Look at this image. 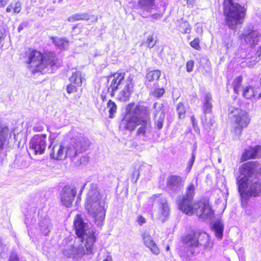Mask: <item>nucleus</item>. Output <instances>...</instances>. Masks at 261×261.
Instances as JSON below:
<instances>
[{
    "mask_svg": "<svg viewBox=\"0 0 261 261\" xmlns=\"http://www.w3.org/2000/svg\"><path fill=\"white\" fill-rule=\"evenodd\" d=\"M30 148L35 154H42L46 149V136L45 135H35L30 141Z\"/></svg>",
    "mask_w": 261,
    "mask_h": 261,
    "instance_id": "nucleus-13",
    "label": "nucleus"
},
{
    "mask_svg": "<svg viewBox=\"0 0 261 261\" xmlns=\"http://www.w3.org/2000/svg\"><path fill=\"white\" fill-rule=\"evenodd\" d=\"M51 39L55 45L60 49H65L69 45V41L66 38L52 37Z\"/></svg>",
    "mask_w": 261,
    "mask_h": 261,
    "instance_id": "nucleus-26",
    "label": "nucleus"
},
{
    "mask_svg": "<svg viewBox=\"0 0 261 261\" xmlns=\"http://www.w3.org/2000/svg\"><path fill=\"white\" fill-rule=\"evenodd\" d=\"M76 189L70 186H65L61 193V201L66 207H70L76 194Z\"/></svg>",
    "mask_w": 261,
    "mask_h": 261,
    "instance_id": "nucleus-16",
    "label": "nucleus"
},
{
    "mask_svg": "<svg viewBox=\"0 0 261 261\" xmlns=\"http://www.w3.org/2000/svg\"><path fill=\"white\" fill-rule=\"evenodd\" d=\"M165 93V90L163 88H157L152 91V95L156 98H160L163 96Z\"/></svg>",
    "mask_w": 261,
    "mask_h": 261,
    "instance_id": "nucleus-41",
    "label": "nucleus"
},
{
    "mask_svg": "<svg viewBox=\"0 0 261 261\" xmlns=\"http://www.w3.org/2000/svg\"><path fill=\"white\" fill-rule=\"evenodd\" d=\"M170 214V208L168 204L165 200H162V205L157 212L158 218L164 222Z\"/></svg>",
    "mask_w": 261,
    "mask_h": 261,
    "instance_id": "nucleus-23",
    "label": "nucleus"
},
{
    "mask_svg": "<svg viewBox=\"0 0 261 261\" xmlns=\"http://www.w3.org/2000/svg\"><path fill=\"white\" fill-rule=\"evenodd\" d=\"M199 236V231H193L184 238L182 241L186 246L180 251V255L189 258L195 253L198 248Z\"/></svg>",
    "mask_w": 261,
    "mask_h": 261,
    "instance_id": "nucleus-9",
    "label": "nucleus"
},
{
    "mask_svg": "<svg viewBox=\"0 0 261 261\" xmlns=\"http://www.w3.org/2000/svg\"><path fill=\"white\" fill-rule=\"evenodd\" d=\"M93 247L84 243L74 242L69 244L64 249L63 253L67 257L81 258L85 255L93 253Z\"/></svg>",
    "mask_w": 261,
    "mask_h": 261,
    "instance_id": "nucleus-8",
    "label": "nucleus"
},
{
    "mask_svg": "<svg viewBox=\"0 0 261 261\" xmlns=\"http://www.w3.org/2000/svg\"><path fill=\"white\" fill-rule=\"evenodd\" d=\"M8 261H19L17 255L14 252L12 253Z\"/></svg>",
    "mask_w": 261,
    "mask_h": 261,
    "instance_id": "nucleus-47",
    "label": "nucleus"
},
{
    "mask_svg": "<svg viewBox=\"0 0 261 261\" xmlns=\"http://www.w3.org/2000/svg\"><path fill=\"white\" fill-rule=\"evenodd\" d=\"M21 9V3L19 2H14V10L13 12L14 13L17 14L19 13Z\"/></svg>",
    "mask_w": 261,
    "mask_h": 261,
    "instance_id": "nucleus-42",
    "label": "nucleus"
},
{
    "mask_svg": "<svg viewBox=\"0 0 261 261\" xmlns=\"http://www.w3.org/2000/svg\"><path fill=\"white\" fill-rule=\"evenodd\" d=\"M195 187L193 183L189 185L186 189L185 196L179 200V208L186 215L193 214V197L195 195Z\"/></svg>",
    "mask_w": 261,
    "mask_h": 261,
    "instance_id": "nucleus-10",
    "label": "nucleus"
},
{
    "mask_svg": "<svg viewBox=\"0 0 261 261\" xmlns=\"http://www.w3.org/2000/svg\"><path fill=\"white\" fill-rule=\"evenodd\" d=\"M137 174V175L138 176H139V173L137 171H135L134 172H133V175H135Z\"/></svg>",
    "mask_w": 261,
    "mask_h": 261,
    "instance_id": "nucleus-56",
    "label": "nucleus"
},
{
    "mask_svg": "<svg viewBox=\"0 0 261 261\" xmlns=\"http://www.w3.org/2000/svg\"><path fill=\"white\" fill-rule=\"evenodd\" d=\"M72 84H73L68 85L67 86L66 90H67V92L68 93H73V92H75L76 91V87L77 86H75V85H72Z\"/></svg>",
    "mask_w": 261,
    "mask_h": 261,
    "instance_id": "nucleus-45",
    "label": "nucleus"
},
{
    "mask_svg": "<svg viewBox=\"0 0 261 261\" xmlns=\"http://www.w3.org/2000/svg\"><path fill=\"white\" fill-rule=\"evenodd\" d=\"M106 196L94 184H91L87 193L85 207L89 216L97 226H101L106 217L108 206Z\"/></svg>",
    "mask_w": 261,
    "mask_h": 261,
    "instance_id": "nucleus-3",
    "label": "nucleus"
},
{
    "mask_svg": "<svg viewBox=\"0 0 261 261\" xmlns=\"http://www.w3.org/2000/svg\"><path fill=\"white\" fill-rule=\"evenodd\" d=\"M101 97H102V99H103V100H104L105 97H103V96L102 95H101Z\"/></svg>",
    "mask_w": 261,
    "mask_h": 261,
    "instance_id": "nucleus-61",
    "label": "nucleus"
},
{
    "mask_svg": "<svg viewBox=\"0 0 261 261\" xmlns=\"http://www.w3.org/2000/svg\"><path fill=\"white\" fill-rule=\"evenodd\" d=\"M137 222L140 225H142L145 223V219L142 216H139L137 217Z\"/></svg>",
    "mask_w": 261,
    "mask_h": 261,
    "instance_id": "nucleus-49",
    "label": "nucleus"
},
{
    "mask_svg": "<svg viewBox=\"0 0 261 261\" xmlns=\"http://www.w3.org/2000/svg\"><path fill=\"white\" fill-rule=\"evenodd\" d=\"M212 98L210 93H206L203 102V111L204 114H210L212 109Z\"/></svg>",
    "mask_w": 261,
    "mask_h": 261,
    "instance_id": "nucleus-24",
    "label": "nucleus"
},
{
    "mask_svg": "<svg viewBox=\"0 0 261 261\" xmlns=\"http://www.w3.org/2000/svg\"><path fill=\"white\" fill-rule=\"evenodd\" d=\"M194 62L193 60H189L186 64L187 71L189 72H191L193 70Z\"/></svg>",
    "mask_w": 261,
    "mask_h": 261,
    "instance_id": "nucleus-43",
    "label": "nucleus"
},
{
    "mask_svg": "<svg viewBox=\"0 0 261 261\" xmlns=\"http://www.w3.org/2000/svg\"><path fill=\"white\" fill-rule=\"evenodd\" d=\"M258 32L256 30L244 31L241 35V38L243 39L246 43L252 44L257 41Z\"/></svg>",
    "mask_w": 261,
    "mask_h": 261,
    "instance_id": "nucleus-22",
    "label": "nucleus"
},
{
    "mask_svg": "<svg viewBox=\"0 0 261 261\" xmlns=\"http://www.w3.org/2000/svg\"><path fill=\"white\" fill-rule=\"evenodd\" d=\"M261 156V146L257 145L255 147H250L245 149L243 153L241 160L245 161L250 159H254Z\"/></svg>",
    "mask_w": 261,
    "mask_h": 261,
    "instance_id": "nucleus-18",
    "label": "nucleus"
},
{
    "mask_svg": "<svg viewBox=\"0 0 261 261\" xmlns=\"http://www.w3.org/2000/svg\"><path fill=\"white\" fill-rule=\"evenodd\" d=\"M74 226L75 233L79 237V242L87 244L94 247L96 241V236L93 229L90 228L89 225L84 223L79 215H76L74 220Z\"/></svg>",
    "mask_w": 261,
    "mask_h": 261,
    "instance_id": "nucleus-7",
    "label": "nucleus"
},
{
    "mask_svg": "<svg viewBox=\"0 0 261 261\" xmlns=\"http://www.w3.org/2000/svg\"><path fill=\"white\" fill-rule=\"evenodd\" d=\"M198 237V248L205 250H210L212 248L213 243L207 233L199 231Z\"/></svg>",
    "mask_w": 261,
    "mask_h": 261,
    "instance_id": "nucleus-20",
    "label": "nucleus"
},
{
    "mask_svg": "<svg viewBox=\"0 0 261 261\" xmlns=\"http://www.w3.org/2000/svg\"><path fill=\"white\" fill-rule=\"evenodd\" d=\"M134 106V103H130L126 106V112L121 120L120 127L133 132L139 126L136 135L144 136L151 125L149 108L140 105L133 108Z\"/></svg>",
    "mask_w": 261,
    "mask_h": 261,
    "instance_id": "nucleus-1",
    "label": "nucleus"
},
{
    "mask_svg": "<svg viewBox=\"0 0 261 261\" xmlns=\"http://www.w3.org/2000/svg\"><path fill=\"white\" fill-rule=\"evenodd\" d=\"M241 178H237V184L240 195L245 192L250 196L257 197L261 194V179L254 178L261 173V165L256 162H248L244 163L240 168Z\"/></svg>",
    "mask_w": 261,
    "mask_h": 261,
    "instance_id": "nucleus-2",
    "label": "nucleus"
},
{
    "mask_svg": "<svg viewBox=\"0 0 261 261\" xmlns=\"http://www.w3.org/2000/svg\"><path fill=\"white\" fill-rule=\"evenodd\" d=\"M169 249H170V247H169V246H167V247H166V251H169Z\"/></svg>",
    "mask_w": 261,
    "mask_h": 261,
    "instance_id": "nucleus-59",
    "label": "nucleus"
},
{
    "mask_svg": "<svg viewBox=\"0 0 261 261\" xmlns=\"http://www.w3.org/2000/svg\"><path fill=\"white\" fill-rule=\"evenodd\" d=\"M190 24L186 21L182 22L180 25V29L182 33H189L190 31Z\"/></svg>",
    "mask_w": 261,
    "mask_h": 261,
    "instance_id": "nucleus-39",
    "label": "nucleus"
},
{
    "mask_svg": "<svg viewBox=\"0 0 261 261\" xmlns=\"http://www.w3.org/2000/svg\"><path fill=\"white\" fill-rule=\"evenodd\" d=\"M226 37L228 39V41L225 42V46L226 47V48L228 49L230 47V46L231 45V43H230L231 41L230 40V38L228 36H227Z\"/></svg>",
    "mask_w": 261,
    "mask_h": 261,
    "instance_id": "nucleus-51",
    "label": "nucleus"
},
{
    "mask_svg": "<svg viewBox=\"0 0 261 261\" xmlns=\"http://www.w3.org/2000/svg\"><path fill=\"white\" fill-rule=\"evenodd\" d=\"M196 214L199 218L206 220L211 219L214 212L208 201L195 202L193 206V214Z\"/></svg>",
    "mask_w": 261,
    "mask_h": 261,
    "instance_id": "nucleus-12",
    "label": "nucleus"
},
{
    "mask_svg": "<svg viewBox=\"0 0 261 261\" xmlns=\"http://www.w3.org/2000/svg\"><path fill=\"white\" fill-rule=\"evenodd\" d=\"M89 139L81 134H74L71 138L69 143L57 144L55 145L50 154L51 159L61 160L67 157H75L82 150L86 149L90 146Z\"/></svg>",
    "mask_w": 261,
    "mask_h": 261,
    "instance_id": "nucleus-4",
    "label": "nucleus"
},
{
    "mask_svg": "<svg viewBox=\"0 0 261 261\" xmlns=\"http://www.w3.org/2000/svg\"><path fill=\"white\" fill-rule=\"evenodd\" d=\"M155 0H138V6L142 9L148 10L154 5Z\"/></svg>",
    "mask_w": 261,
    "mask_h": 261,
    "instance_id": "nucleus-31",
    "label": "nucleus"
},
{
    "mask_svg": "<svg viewBox=\"0 0 261 261\" xmlns=\"http://www.w3.org/2000/svg\"><path fill=\"white\" fill-rule=\"evenodd\" d=\"M14 10V2L10 3V4L7 7L6 12H10L12 10Z\"/></svg>",
    "mask_w": 261,
    "mask_h": 261,
    "instance_id": "nucleus-50",
    "label": "nucleus"
},
{
    "mask_svg": "<svg viewBox=\"0 0 261 261\" xmlns=\"http://www.w3.org/2000/svg\"><path fill=\"white\" fill-rule=\"evenodd\" d=\"M92 16L87 13H78L74 14L68 18L69 22H74L79 20H88L91 18Z\"/></svg>",
    "mask_w": 261,
    "mask_h": 261,
    "instance_id": "nucleus-25",
    "label": "nucleus"
},
{
    "mask_svg": "<svg viewBox=\"0 0 261 261\" xmlns=\"http://www.w3.org/2000/svg\"><path fill=\"white\" fill-rule=\"evenodd\" d=\"M184 182L180 176L171 175L167 178V186L171 190H177L184 186Z\"/></svg>",
    "mask_w": 261,
    "mask_h": 261,
    "instance_id": "nucleus-21",
    "label": "nucleus"
},
{
    "mask_svg": "<svg viewBox=\"0 0 261 261\" xmlns=\"http://www.w3.org/2000/svg\"><path fill=\"white\" fill-rule=\"evenodd\" d=\"M161 75V71L159 70H153L149 71L146 75V85L147 86L150 84L149 83L158 81Z\"/></svg>",
    "mask_w": 261,
    "mask_h": 261,
    "instance_id": "nucleus-28",
    "label": "nucleus"
},
{
    "mask_svg": "<svg viewBox=\"0 0 261 261\" xmlns=\"http://www.w3.org/2000/svg\"><path fill=\"white\" fill-rule=\"evenodd\" d=\"M147 46L149 48H152L156 44V40L154 38V34L151 33L148 35L146 42Z\"/></svg>",
    "mask_w": 261,
    "mask_h": 261,
    "instance_id": "nucleus-38",
    "label": "nucleus"
},
{
    "mask_svg": "<svg viewBox=\"0 0 261 261\" xmlns=\"http://www.w3.org/2000/svg\"><path fill=\"white\" fill-rule=\"evenodd\" d=\"M201 120L202 123L208 127L212 126L215 122L211 113L210 114H204V116L201 118Z\"/></svg>",
    "mask_w": 261,
    "mask_h": 261,
    "instance_id": "nucleus-35",
    "label": "nucleus"
},
{
    "mask_svg": "<svg viewBox=\"0 0 261 261\" xmlns=\"http://www.w3.org/2000/svg\"><path fill=\"white\" fill-rule=\"evenodd\" d=\"M9 136V130L7 127H5L0 131V150L3 148L5 142Z\"/></svg>",
    "mask_w": 261,
    "mask_h": 261,
    "instance_id": "nucleus-33",
    "label": "nucleus"
},
{
    "mask_svg": "<svg viewBox=\"0 0 261 261\" xmlns=\"http://www.w3.org/2000/svg\"><path fill=\"white\" fill-rule=\"evenodd\" d=\"M195 159V155L194 154H193L191 159L189 162V167L187 168V169H188L189 172L191 169V168H192V166L193 165V163L194 162Z\"/></svg>",
    "mask_w": 261,
    "mask_h": 261,
    "instance_id": "nucleus-48",
    "label": "nucleus"
},
{
    "mask_svg": "<svg viewBox=\"0 0 261 261\" xmlns=\"http://www.w3.org/2000/svg\"><path fill=\"white\" fill-rule=\"evenodd\" d=\"M224 225L222 222L219 220L215 222L213 224V230L215 232L216 237L219 239H221L223 237Z\"/></svg>",
    "mask_w": 261,
    "mask_h": 261,
    "instance_id": "nucleus-27",
    "label": "nucleus"
},
{
    "mask_svg": "<svg viewBox=\"0 0 261 261\" xmlns=\"http://www.w3.org/2000/svg\"><path fill=\"white\" fill-rule=\"evenodd\" d=\"M69 81L71 84L77 86L82 85V77L80 71H75L73 73L72 75L69 77Z\"/></svg>",
    "mask_w": 261,
    "mask_h": 261,
    "instance_id": "nucleus-29",
    "label": "nucleus"
},
{
    "mask_svg": "<svg viewBox=\"0 0 261 261\" xmlns=\"http://www.w3.org/2000/svg\"><path fill=\"white\" fill-rule=\"evenodd\" d=\"M152 18L154 19H160L161 17V16L159 14H152L151 16Z\"/></svg>",
    "mask_w": 261,
    "mask_h": 261,
    "instance_id": "nucleus-52",
    "label": "nucleus"
},
{
    "mask_svg": "<svg viewBox=\"0 0 261 261\" xmlns=\"http://www.w3.org/2000/svg\"><path fill=\"white\" fill-rule=\"evenodd\" d=\"M243 77L242 76H239L234 79L233 82V88L234 92L238 94L241 87Z\"/></svg>",
    "mask_w": 261,
    "mask_h": 261,
    "instance_id": "nucleus-34",
    "label": "nucleus"
},
{
    "mask_svg": "<svg viewBox=\"0 0 261 261\" xmlns=\"http://www.w3.org/2000/svg\"><path fill=\"white\" fill-rule=\"evenodd\" d=\"M22 29V27L20 25H19L18 28V31L20 32V30Z\"/></svg>",
    "mask_w": 261,
    "mask_h": 261,
    "instance_id": "nucleus-57",
    "label": "nucleus"
},
{
    "mask_svg": "<svg viewBox=\"0 0 261 261\" xmlns=\"http://www.w3.org/2000/svg\"><path fill=\"white\" fill-rule=\"evenodd\" d=\"M83 161L84 163H86L88 161V158L86 156H83L81 159V162Z\"/></svg>",
    "mask_w": 261,
    "mask_h": 261,
    "instance_id": "nucleus-54",
    "label": "nucleus"
},
{
    "mask_svg": "<svg viewBox=\"0 0 261 261\" xmlns=\"http://www.w3.org/2000/svg\"><path fill=\"white\" fill-rule=\"evenodd\" d=\"M233 0H224L223 12L226 25L234 30L237 25L241 24L246 15V8Z\"/></svg>",
    "mask_w": 261,
    "mask_h": 261,
    "instance_id": "nucleus-6",
    "label": "nucleus"
},
{
    "mask_svg": "<svg viewBox=\"0 0 261 261\" xmlns=\"http://www.w3.org/2000/svg\"><path fill=\"white\" fill-rule=\"evenodd\" d=\"M245 127H242L241 126L238 125L233 129V133L236 136H240L242 134V132L243 128Z\"/></svg>",
    "mask_w": 261,
    "mask_h": 261,
    "instance_id": "nucleus-44",
    "label": "nucleus"
},
{
    "mask_svg": "<svg viewBox=\"0 0 261 261\" xmlns=\"http://www.w3.org/2000/svg\"><path fill=\"white\" fill-rule=\"evenodd\" d=\"M103 261H113V260H112V258L111 257L108 256Z\"/></svg>",
    "mask_w": 261,
    "mask_h": 261,
    "instance_id": "nucleus-55",
    "label": "nucleus"
},
{
    "mask_svg": "<svg viewBox=\"0 0 261 261\" xmlns=\"http://www.w3.org/2000/svg\"><path fill=\"white\" fill-rule=\"evenodd\" d=\"M153 108L155 109L154 119L155 125L159 129L163 127L165 119V109L162 103L154 102Z\"/></svg>",
    "mask_w": 261,
    "mask_h": 261,
    "instance_id": "nucleus-17",
    "label": "nucleus"
},
{
    "mask_svg": "<svg viewBox=\"0 0 261 261\" xmlns=\"http://www.w3.org/2000/svg\"><path fill=\"white\" fill-rule=\"evenodd\" d=\"M261 98V92L258 94L257 99Z\"/></svg>",
    "mask_w": 261,
    "mask_h": 261,
    "instance_id": "nucleus-58",
    "label": "nucleus"
},
{
    "mask_svg": "<svg viewBox=\"0 0 261 261\" xmlns=\"http://www.w3.org/2000/svg\"><path fill=\"white\" fill-rule=\"evenodd\" d=\"M125 75L124 72H116L109 76L108 83H110V85L108 89V92L111 96H114L115 92L120 88L122 84L124 85Z\"/></svg>",
    "mask_w": 261,
    "mask_h": 261,
    "instance_id": "nucleus-14",
    "label": "nucleus"
},
{
    "mask_svg": "<svg viewBox=\"0 0 261 261\" xmlns=\"http://www.w3.org/2000/svg\"><path fill=\"white\" fill-rule=\"evenodd\" d=\"M229 117L237 125L247 127L250 123L248 114L245 111L238 108L229 109Z\"/></svg>",
    "mask_w": 261,
    "mask_h": 261,
    "instance_id": "nucleus-11",
    "label": "nucleus"
},
{
    "mask_svg": "<svg viewBox=\"0 0 261 261\" xmlns=\"http://www.w3.org/2000/svg\"><path fill=\"white\" fill-rule=\"evenodd\" d=\"M133 78L132 74H129L125 79L123 87L117 95V98L120 101H126L129 99L131 93L133 92Z\"/></svg>",
    "mask_w": 261,
    "mask_h": 261,
    "instance_id": "nucleus-15",
    "label": "nucleus"
},
{
    "mask_svg": "<svg viewBox=\"0 0 261 261\" xmlns=\"http://www.w3.org/2000/svg\"><path fill=\"white\" fill-rule=\"evenodd\" d=\"M142 238L144 245L153 254L158 255L160 252V249L150 234L148 233L144 232L142 235Z\"/></svg>",
    "mask_w": 261,
    "mask_h": 261,
    "instance_id": "nucleus-19",
    "label": "nucleus"
},
{
    "mask_svg": "<svg viewBox=\"0 0 261 261\" xmlns=\"http://www.w3.org/2000/svg\"><path fill=\"white\" fill-rule=\"evenodd\" d=\"M243 96L246 99H250L254 95V88L251 86H246L243 90Z\"/></svg>",
    "mask_w": 261,
    "mask_h": 261,
    "instance_id": "nucleus-32",
    "label": "nucleus"
},
{
    "mask_svg": "<svg viewBox=\"0 0 261 261\" xmlns=\"http://www.w3.org/2000/svg\"><path fill=\"white\" fill-rule=\"evenodd\" d=\"M107 107L109 109L110 113L109 117L110 118H113L114 114L116 113L117 111V106L116 103L111 100H109L107 103Z\"/></svg>",
    "mask_w": 261,
    "mask_h": 261,
    "instance_id": "nucleus-36",
    "label": "nucleus"
},
{
    "mask_svg": "<svg viewBox=\"0 0 261 261\" xmlns=\"http://www.w3.org/2000/svg\"><path fill=\"white\" fill-rule=\"evenodd\" d=\"M191 46L196 50H200L201 47L200 46V40L199 38H196L190 43Z\"/></svg>",
    "mask_w": 261,
    "mask_h": 261,
    "instance_id": "nucleus-40",
    "label": "nucleus"
},
{
    "mask_svg": "<svg viewBox=\"0 0 261 261\" xmlns=\"http://www.w3.org/2000/svg\"><path fill=\"white\" fill-rule=\"evenodd\" d=\"M57 58L54 53L42 54L37 50H32L28 55L29 68L33 73L48 71L57 63Z\"/></svg>",
    "mask_w": 261,
    "mask_h": 261,
    "instance_id": "nucleus-5",
    "label": "nucleus"
},
{
    "mask_svg": "<svg viewBox=\"0 0 261 261\" xmlns=\"http://www.w3.org/2000/svg\"><path fill=\"white\" fill-rule=\"evenodd\" d=\"M39 225L42 233L44 235L48 234L51 228L50 220L48 219H44L39 223Z\"/></svg>",
    "mask_w": 261,
    "mask_h": 261,
    "instance_id": "nucleus-30",
    "label": "nucleus"
},
{
    "mask_svg": "<svg viewBox=\"0 0 261 261\" xmlns=\"http://www.w3.org/2000/svg\"><path fill=\"white\" fill-rule=\"evenodd\" d=\"M191 119H192V121L193 122H194V117H193V116L191 117Z\"/></svg>",
    "mask_w": 261,
    "mask_h": 261,
    "instance_id": "nucleus-60",
    "label": "nucleus"
},
{
    "mask_svg": "<svg viewBox=\"0 0 261 261\" xmlns=\"http://www.w3.org/2000/svg\"><path fill=\"white\" fill-rule=\"evenodd\" d=\"M44 129L43 126L41 123H36L33 128L34 132H39Z\"/></svg>",
    "mask_w": 261,
    "mask_h": 261,
    "instance_id": "nucleus-46",
    "label": "nucleus"
},
{
    "mask_svg": "<svg viewBox=\"0 0 261 261\" xmlns=\"http://www.w3.org/2000/svg\"><path fill=\"white\" fill-rule=\"evenodd\" d=\"M176 111L179 118L182 119L185 118L186 113V108L184 104L181 102H179L176 106Z\"/></svg>",
    "mask_w": 261,
    "mask_h": 261,
    "instance_id": "nucleus-37",
    "label": "nucleus"
},
{
    "mask_svg": "<svg viewBox=\"0 0 261 261\" xmlns=\"http://www.w3.org/2000/svg\"><path fill=\"white\" fill-rule=\"evenodd\" d=\"M7 3V1L5 0H0V7H3Z\"/></svg>",
    "mask_w": 261,
    "mask_h": 261,
    "instance_id": "nucleus-53",
    "label": "nucleus"
}]
</instances>
